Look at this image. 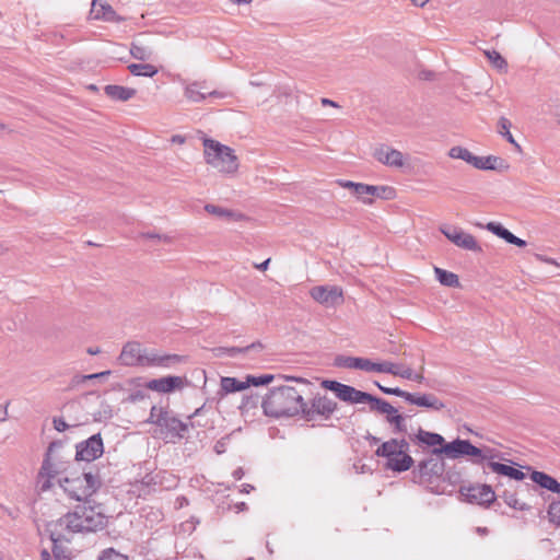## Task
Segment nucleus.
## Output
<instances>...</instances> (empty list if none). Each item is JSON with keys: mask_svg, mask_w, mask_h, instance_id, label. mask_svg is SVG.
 I'll list each match as a JSON object with an SVG mask.
<instances>
[{"mask_svg": "<svg viewBox=\"0 0 560 560\" xmlns=\"http://www.w3.org/2000/svg\"><path fill=\"white\" fill-rule=\"evenodd\" d=\"M282 377L295 382L299 386L279 385L270 388L261 402L264 413L272 418L301 416L304 395L311 392L312 383L302 377Z\"/></svg>", "mask_w": 560, "mask_h": 560, "instance_id": "1", "label": "nucleus"}, {"mask_svg": "<svg viewBox=\"0 0 560 560\" xmlns=\"http://www.w3.org/2000/svg\"><path fill=\"white\" fill-rule=\"evenodd\" d=\"M73 511L57 520V526L66 528L68 534L97 532L106 527L107 516L100 503L82 501Z\"/></svg>", "mask_w": 560, "mask_h": 560, "instance_id": "2", "label": "nucleus"}, {"mask_svg": "<svg viewBox=\"0 0 560 560\" xmlns=\"http://www.w3.org/2000/svg\"><path fill=\"white\" fill-rule=\"evenodd\" d=\"M121 363L127 366H162L170 368L184 361V357L178 354H159L156 352H148L142 349L141 345L136 341L127 342L119 357Z\"/></svg>", "mask_w": 560, "mask_h": 560, "instance_id": "3", "label": "nucleus"}, {"mask_svg": "<svg viewBox=\"0 0 560 560\" xmlns=\"http://www.w3.org/2000/svg\"><path fill=\"white\" fill-rule=\"evenodd\" d=\"M68 497L75 501L89 500L102 487L103 480L96 466H91L81 475L59 480Z\"/></svg>", "mask_w": 560, "mask_h": 560, "instance_id": "4", "label": "nucleus"}, {"mask_svg": "<svg viewBox=\"0 0 560 560\" xmlns=\"http://www.w3.org/2000/svg\"><path fill=\"white\" fill-rule=\"evenodd\" d=\"M147 422L160 428L161 434L167 442L184 439L188 432V423L178 419L168 408L153 406Z\"/></svg>", "mask_w": 560, "mask_h": 560, "instance_id": "5", "label": "nucleus"}, {"mask_svg": "<svg viewBox=\"0 0 560 560\" xmlns=\"http://www.w3.org/2000/svg\"><path fill=\"white\" fill-rule=\"evenodd\" d=\"M203 147L205 160L209 165L225 174H233L237 171V158L230 147L210 138L203 139Z\"/></svg>", "mask_w": 560, "mask_h": 560, "instance_id": "6", "label": "nucleus"}, {"mask_svg": "<svg viewBox=\"0 0 560 560\" xmlns=\"http://www.w3.org/2000/svg\"><path fill=\"white\" fill-rule=\"evenodd\" d=\"M62 447L60 441H54L49 444L42 467L38 472V483L42 491H47L51 487V480L66 469L65 463L55 455L56 450Z\"/></svg>", "mask_w": 560, "mask_h": 560, "instance_id": "7", "label": "nucleus"}, {"mask_svg": "<svg viewBox=\"0 0 560 560\" xmlns=\"http://www.w3.org/2000/svg\"><path fill=\"white\" fill-rule=\"evenodd\" d=\"M231 95L228 91L210 90L206 80L184 82V96L191 103H202L207 98H225Z\"/></svg>", "mask_w": 560, "mask_h": 560, "instance_id": "8", "label": "nucleus"}, {"mask_svg": "<svg viewBox=\"0 0 560 560\" xmlns=\"http://www.w3.org/2000/svg\"><path fill=\"white\" fill-rule=\"evenodd\" d=\"M336 409L337 402L331 398L326 395H316L312 398L310 405L304 400L301 417L307 421L316 419L317 416L329 419Z\"/></svg>", "mask_w": 560, "mask_h": 560, "instance_id": "9", "label": "nucleus"}, {"mask_svg": "<svg viewBox=\"0 0 560 560\" xmlns=\"http://www.w3.org/2000/svg\"><path fill=\"white\" fill-rule=\"evenodd\" d=\"M322 385L324 388L334 392L340 400L350 404L369 402L371 405L374 397L369 393L359 390L350 385H346L337 381L326 380L322 383Z\"/></svg>", "mask_w": 560, "mask_h": 560, "instance_id": "10", "label": "nucleus"}, {"mask_svg": "<svg viewBox=\"0 0 560 560\" xmlns=\"http://www.w3.org/2000/svg\"><path fill=\"white\" fill-rule=\"evenodd\" d=\"M432 453L434 455L444 454L451 459H456L463 456H471L475 458V455H480V448L472 445L468 440L457 438L450 443H445L442 447H434Z\"/></svg>", "mask_w": 560, "mask_h": 560, "instance_id": "11", "label": "nucleus"}, {"mask_svg": "<svg viewBox=\"0 0 560 560\" xmlns=\"http://www.w3.org/2000/svg\"><path fill=\"white\" fill-rule=\"evenodd\" d=\"M459 493L465 498L466 502L485 508H489L495 501V493L492 487L486 483L462 486Z\"/></svg>", "mask_w": 560, "mask_h": 560, "instance_id": "12", "label": "nucleus"}, {"mask_svg": "<svg viewBox=\"0 0 560 560\" xmlns=\"http://www.w3.org/2000/svg\"><path fill=\"white\" fill-rule=\"evenodd\" d=\"M370 409L386 415V421L394 427L395 432L404 433L407 431L404 416L398 413V410L388 401L374 396Z\"/></svg>", "mask_w": 560, "mask_h": 560, "instance_id": "13", "label": "nucleus"}, {"mask_svg": "<svg viewBox=\"0 0 560 560\" xmlns=\"http://www.w3.org/2000/svg\"><path fill=\"white\" fill-rule=\"evenodd\" d=\"M393 200L396 198V189L387 185H368L362 183L358 200L364 205H373L374 199Z\"/></svg>", "mask_w": 560, "mask_h": 560, "instance_id": "14", "label": "nucleus"}, {"mask_svg": "<svg viewBox=\"0 0 560 560\" xmlns=\"http://www.w3.org/2000/svg\"><path fill=\"white\" fill-rule=\"evenodd\" d=\"M440 230L450 242L463 249L476 253H480L482 250L475 236L465 232L460 228L446 226L441 228Z\"/></svg>", "mask_w": 560, "mask_h": 560, "instance_id": "15", "label": "nucleus"}, {"mask_svg": "<svg viewBox=\"0 0 560 560\" xmlns=\"http://www.w3.org/2000/svg\"><path fill=\"white\" fill-rule=\"evenodd\" d=\"M444 471V463L436 458L421 460L413 469V480L418 483L431 482L433 477H440Z\"/></svg>", "mask_w": 560, "mask_h": 560, "instance_id": "16", "label": "nucleus"}, {"mask_svg": "<svg viewBox=\"0 0 560 560\" xmlns=\"http://www.w3.org/2000/svg\"><path fill=\"white\" fill-rule=\"evenodd\" d=\"M103 452V440L101 434L97 433L77 445L75 459L90 463L102 456Z\"/></svg>", "mask_w": 560, "mask_h": 560, "instance_id": "17", "label": "nucleus"}, {"mask_svg": "<svg viewBox=\"0 0 560 560\" xmlns=\"http://www.w3.org/2000/svg\"><path fill=\"white\" fill-rule=\"evenodd\" d=\"M313 300L325 306H335L342 303V290L336 285H317L311 289Z\"/></svg>", "mask_w": 560, "mask_h": 560, "instance_id": "18", "label": "nucleus"}, {"mask_svg": "<svg viewBox=\"0 0 560 560\" xmlns=\"http://www.w3.org/2000/svg\"><path fill=\"white\" fill-rule=\"evenodd\" d=\"M405 400L411 405L440 411L445 408V404L432 393H409L406 392Z\"/></svg>", "mask_w": 560, "mask_h": 560, "instance_id": "19", "label": "nucleus"}, {"mask_svg": "<svg viewBox=\"0 0 560 560\" xmlns=\"http://www.w3.org/2000/svg\"><path fill=\"white\" fill-rule=\"evenodd\" d=\"M90 16L93 20L105 22H124L126 19L118 15L113 7L101 0H92Z\"/></svg>", "mask_w": 560, "mask_h": 560, "instance_id": "20", "label": "nucleus"}, {"mask_svg": "<svg viewBox=\"0 0 560 560\" xmlns=\"http://www.w3.org/2000/svg\"><path fill=\"white\" fill-rule=\"evenodd\" d=\"M50 526H51V529H50L49 537L54 544L51 551H52L55 560H71V557H70V553L68 552V550L65 547H62L61 545H59V542L62 540H67V541L69 540L66 536V534H68L66 528L57 526V521L52 522L50 524Z\"/></svg>", "mask_w": 560, "mask_h": 560, "instance_id": "21", "label": "nucleus"}, {"mask_svg": "<svg viewBox=\"0 0 560 560\" xmlns=\"http://www.w3.org/2000/svg\"><path fill=\"white\" fill-rule=\"evenodd\" d=\"M374 158L382 164L390 166V167H402L404 155L400 151L389 148V147H381L375 150Z\"/></svg>", "mask_w": 560, "mask_h": 560, "instance_id": "22", "label": "nucleus"}, {"mask_svg": "<svg viewBox=\"0 0 560 560\" xmlns=\"http://www.w3.org/2000/svg\"><path fill=\"white\" fill-rule=\"evenodd\" d=\"M184 378L180 376H164L151 380L147 387L159 393H171L177 388H183Z\"/></svg>", "mask_w": 560, "mask_h": 560, "instance_id": "23", "label": "nucleus"}, {"mask_svg": "<svg viewBox=\"0 0 560 560\" xmlns=\"http://www.w3.org/2000/svg\"><path fill=\"white\" fill-rule=\"evenodd\" d=\"M402 448H409V444L406 440L390 439L382 443L376 450L375 454L380 457H385L387 460L401 451Z\"/></svg>", "mask_w": 560, "mask_h": 560, "instance_id": "24", "label": "nucleus"}, {"mask_svg": "<svg viewBox=\"0 0 560 560\" xmlns=\"http://www.w3.org/2000/svg\"><path fill=\"white\" fill-rule=\"evenodd\" d=\"M407 451L408 448H402L396 456L389 458L386 463V468L397 472L408 470L413 465V459L407 454Z\"/></svg>", "mask_w": 560, "mask_h": 560, "instance_id": "25", "label": "nucleus"}, {"mask_svg": "<svg viewBox=\"0 0 560 560\" xmlns=\"http://www.w3.org/2000/svg\"><path fill=\"white\" fill-rule=\"evenodd\" d=\"M105 94L113 101L126 102L132 98L137 91L131 88L121 85L108 84L104 88Z\"/></svg>", "mask_w": 560, "mask_h": 560, "instance_id": "26", "label": "nucleus"}, {"mask_svg": "<svg viewBox=\"0 0 560 560\" xmlns=\"http://www.w3.org/2000/svg\"><path fill=\"white\" fill-rule=\"evenodd\" d=\"M205 210L209 214L218 217V218L223 219L225 221H241V220H243L245 218L244 214H242L241 212H237V211H234V210H231V209H228V208H223V207H220V206H215V205H212V203H207L205 206Z\"/></svg>", "mask_w": 560, "mask_h": 560, "instance_id": "27", "label": "nucleus"}, {"mask_svg": "<svg viewBox=\"0 0 560 560\" xmlns=\"http://www.w3.org/2000/svg\"><path fill=\"white\" fill-rule=\"evenodd\" d=\"M530 479L544 489L553 493H560V482L544 471L534 470L530 474Z\"/></svg>", "mask_w": 560, "mask_h": 560, "instance_id": "28", "label": "nucleus"}, {"mask_svg": "<svg viewBox=\"0 0 560 560\" xmlns=\"http://www.w3.org/2000/svg\"><path fill=\"white\" fill-rule=\"evenodd\" d=\"M487 465L493 472L498 475L505 476L517 481H521L525 478V474L522 470L512 466L498 462H489Z\"/></svg>", "mask_w": 560, "mask_h": 560, "instance_id": "29", "label": "nucleus"}, {"mask_svg": "<svg viewBox=\"0 0 560 560\" xmlns=\"http://www.w3.org/2000/svg\"><path fill=\"white\" fill-rule=\"evenodd\" d=\"M434 273L438 279V281L445 287L448 288H458L460 287V282L458 279V276L454 272L447 271L445 269L435 267Z\"/></svg>", "mask_w": 560, "mask_h": 560, "instance_id": "30", "label": "nucleus"}, {"mask_svg": "<svg viewBox=\"0 0 560 560\" xmlns=\"http://www.w3.org/2000/svg\"><path fill=\"white\" fill-rule=\"evenodd\" d=\"M447 155L451 159L463 160L472 166H474L475 162H477V155L472 154L467 148H464L460 145L452 147L448 150Z\"/></svg>", "mask_w": 560, "mask_h": 560, "instance_id": "31", "label": "nucleus"}, {"mask_svg": "<svg viewBox=\"0 0 560 560\" xmlns=\"http://www.w3.org/2000/svg\"><path fill=\"white\" fill-rule=\"evenodd\" d=\"M502 163L503 160L494 155L477 156V162H475L474 167L483 171L498 170Z\"/></svg>", "mask_w": 560, "mask_h": 560, "instance_id": "32", "label": "nucleus"}, {"mask_svg": "<svg viewBox=\"0 0 560 560\" xmlns=\"http://www.w3.org/2000/svg\"><path fill=\"white\" fill-rule=\"evenodd\" d=\"M247 387H248L247 381L242 382L235 377H229V376L221 378V389L225 394L241 392V390L246 389Z\"/></svg>", "mask_w": 560, "mask_h": 560, "instance_id": "33", "label": "nucleus"}, {"mask_svg": "<svg viewBox=\"0 0 560 560\" xmlns=\"http://www.w3.org/2000/svg\"><path fill=\"white\" fill-rule=\"evenodd\" d=\"M128 70L136 77L152 78L158 73V68L151 63H130Z\"/></svg>", "mask_w": 560, "mask_h": 560, "instance_id": "34", "label": "nucleus"}, {"mask_svg": "<svg viewBox=\"0 0 560 560\" xmlns=\"http://www.w3.org/2000/svg\"><path fill=\"white\" fill-rule=\"evenodd\" d=\"M417 439L420 443H423L429 446L442 447V445L445 444L444 438L441 434L428 432L422 429L419 430V432L417 434Z\"/></svg>", "mask_w": 560, "mask_h": 560, "instance_id": "35", "label": "nucleus"}, {"mask_svg": "<svg viewBox=\"0 0 560 560\" xmlns=\"http://www.w3.org/2000/svg\"><path fill=\"white\" fill-rule=\"evenodd\" d=\"M500 497L503 499V501L506 505H509L510 508H512L514 510H517V511L530 510V506L527 503L521 502L517 499L516 492L504 490Z\"/></svg>", "mask_w": 560, "mask_h": 560, "instance_id": "36", "label": "nucleus"}, {"mask_svg": "<svg viewBox=\"0 0 560 560\" xmlns=\"http://www.w3.org/2000/svg\"><path fill=\"white\" fill-rule=\"evenodd\" d=\"M483 52L495 69L503 72L508 71L506 60L497 50H485Z\"/></svg>", "mask_w": 560, "mask_h": 560, "instance_id": "37", "label": "nucleus"}, {"mask_svg": "<svg viewBox=\"0 0 560 560\" xmlns=\"http://www.w3.org/2000/svg\"><path fill=\"white\" fill-rule=\"evenodd\" d=\"M511 122L508 118L501 117L499 120V133L504 137L517 150H521L520 144L515 141L513 135L510 131Z\"/></svg>", "mask_w": 560, "mask_h": 560, "instance_id": "38", "label": "nucleus"}, {"mask_svg": "<svg viewBox=\"0 0 560 560\" xmlns=\"http://www.w3.org/2000/svg\"><path fill=\"white\" fill-rule=\"evenodd\" d=\"M261 348H262V345L260 342H253L252 345H249L247 347H243V348H240V347L218 348L217 351L219 352V354L224 353V354H228L229 357H235L238 353H245L252 349H261Z\"/></svg>", "mask_w": 560, "mask_h": 560, "instance_id": "39", "label": "nucleus"}, {"mask_svg": "<svg viewBox=\"0 0 560 560\" xmlns=\"http://www.w3.org/2000/svg\"><path fill=\"white\" fill-rule=\"evenodd\" d=\"M498 457V452L491 447L480 448V455H475V458H471V463L476 465L482 464L485 460L493 462L494 458Z\"/></svg>", "mask_w": 560, "mask_h": 560, "instance_id": "40", "label": "nucleus"}, {"mask_svg": "<svg viewBox=\"0 0 560 560\" xmlns=\"http://www.w3.org/2000/svg\"><path fill=\"white\" fill-rule=\"evenodd\" d=\"M360 358L358 357H347V355H337L334 360V365L337 368L345 369H358Z\"/></svg>", "mask_w": 560, "mask_h": 560, "instance_id": "41", "label": "nucleus"}, {"mask_svg": "<svg viewBox=\"0 0 560 560\" xmlns=\"http://www.w3.org/2000/svg\"><path fill=\"white\" fill-rule=\"evenodd\" d=\"M548 518L551 523L560 526V501H553L547 510Z\"/></svg>", "mask_w": 560, "mask_h": 560, "instance_id": "42", "label": "nucleus"}, {"mask_svg": "<svg viewBox=\"0 0 560 560\" xmlns=\"http://www.w3.org/2000/svg\"><path fill=\"white\" fill-rule=\"evenodd\" d=\"M273 378L275 376L272 374H262L259 376L248 375L246 377V381L248 383V386H261L269 384Z\"/></svg>", "mask_w": 560, "mask_h": 560, "instance_id": "43", "label": "nucleus"}, {"mask_svg": "<svg viewBox=\"0 0 560 560\" xmlns=\"http://www.w3.org/2000/svg\"><path fill=\"white\" fill-rule=\"evenodd\" d=\"M97 560H129L127 556L113 548L105 549Z\"/></svg>", "mask_w": 560, "mask_h": 560, "instance_id": "44", "label": "nucleus"}, {"mask_svg": "<svg viewBox=\"0 0 560 560\" xmlns=\"http://www.w3.org/2000/svg\"><path fill=\"white\" fill-rule=\"evenodd\" d=\"M130 54L135 59L142 60V61L149 59L151 56L150 50H148L143 46H137V45H132V47L130 49Z\"/></svg>", "mask_w": 560, "mask_h": 560, "instance_id": "45", "label": "nucleus"}, {"mask_svg": "<svg viewBox=\"0 0 560 560\" xmlns=\"http://www.w3.org/2000/svg\"><path fill=\"white\" fill-rule=\"evenodd\" d=\"M337 184L342 187V188H346V189H349L351 190L352 195L358 198V195H359V191L361 189V184L362 183H355V182H352V180H346V179H338L337 180Z\"/></svg>", "mask_w": 560, "mask_h": 560, "instance_id": "46", "label": "nucleus"}, {"mask_svg": "<svg viewBox=\"0 0 560 560\" xmlns=\"http://www.w3.org/2000/svg\"><path fill=\"white\" fill-rule=\"evenodd\" d=\"M109 371H105V372H100V373H94V374H88V375H75L72 380V384L73 385H78V384H81V383H84L89 380H94V378H98V377H103V376H106V375H109Z\"/></svg>", "mask_w": 560, "mask_h": 560, "instance_id": "47", "label": "nucleus"}, {"mask_svg": "<svg viewBox=\"0 0 560 560\" xmlns=\"http://www.w3.org/2000/svg\"><path fill=\"white\" fill-rule=\"evenodd\" d=\"M396 369H397L396 363H392V362H387V361L376 363V365H375V372H377V373H388V374L394 375Z\"/></svg>", "mask_w": 560, "mask_h": 560, "instance_id": "48", "label": "nucleus"}, {"mask_svg": "<svg viewBox=\"0 0 560 560\" xmlns=\"http://www.w3.org/2000/svg\"><path fill=\"white\" fill-rule=\"evenodd\" d=\"M375 385L387 395H395L397 397H401L405 399L406 390L400 389L399 387H385L381 385L378 382H375Z\"/></svg>", "mask_w": 560, "mask_h": 560, "instance_id": "49", "label": "nucleus"}, {"mask_svg": "<svg viewBox=\"0 0 560 560\" xmlns=\"http://www.w3.org/2000/svg\"><path fill=\"white\" fill-rule=\"evenodd\" d=\"M394 376H399L401 378L408 380L413 377V371L409 366L397 364V369L395 370Z\"/></svg>", "mask_w": 560, "mask_h": 560, "instance_id": "50", "label": "nucleus"}, {"mask_svg": "<svg viewBox=\"0 0 560 560\" xmlns=\"http://www.w3.org/2000/svg\"><path fill=\"white\" fill-rule=\"evenodd\" d=\"M486 229L488 231H490L491 233H493L494 235H497L498 237L502 238L506 229L498 223V222H489L487 225H486Z\"/></svg>", "mask_w": 560, "mask_h": 560, "instance_id": "51", "label": "nucleus"}, {"mask_svg": "<svg viewBox=\"0 0 560 560\" xmlns=\"http://www.w3.org/2000/svg\"><path fill=\"white\" fill-rule=\"evenodd\" d=\"M375 362H372L371 360L365 358H360L357 370H362L365 372H375Z\"/></svg>", "mask_w": 560, "mask_h": 560, "instance_id": "52", "label": "nucleus"}, {"mask_svg": "<svg viewBox=\"0 0 560 560\" xmlns=\"http://www.w3.org/2000/svg\"><path fill=\"white\" fill-rule=\"evenodd\" d=\"M52 423L58 432H63L69 428V424L62 418H54Z\"/></svg>", "mask_w": 560, "mask_h": 560, "instance_id": "53", "label": "nucleus"}, {"mask_svg": "<svg viewBox=\"0 0 560 560\" xmlns=\"http://www.w3.org/2000/svg\"><path fill=\"white\" fill-rule=\"evenodd\" d=\"M539 260L546 262V264H550V265H556V266H559V264L553 259V258H550V257H546V256H542V255H537L536 256Z\"/></svg>", "mask_w": 560, "mask_h": 560, "instance_id": "54", "label": "nucleus"}, {"mask_svg": "<svg viewBox=\"0 0 560 560\" xmlns=\"http://www.w3.org/2000/svg\"><path fill=\"white\" fill-rule=\"evenodd\" d=\"M514 237H515V235L506 229L502 240H504L506 243L511 244L513 242Z\"/></svg>", "mask_w": 560, "mask_h": 560, "instance_id": "55", "label": "nucleus"}, {"mask_svg": "<svg viewBox=\"0 0 560 560\" xmlns=\"http://www.w3.org/2000/svg\"><path fill=\"white\" fill-rule=\"evenodd\" d=\"M232 476L234 477L235 480H241L244 476V471L241 467H238L233 471Z\"/></svg>", "mask_w": 560, "mask_h": 560, "instance_id": "56", "label": "nucleus"}, {"mask_svg": "<svg viewBox=\"0 0 560 560\" xmlns=\"http://www.w3.org/2000/svg\"><path fill=\"white\" fill-rule=\"evenodd\" d=\"M269 262H270V258L266 259L261 264L255 265V268H257L258 270L265 271V270H267Z\"/></svg>", "mask_w": 560, "mask_h": 560, "instance_id": "57", "label": "nucleus"}, {"mask_svg": "<svg viewBox=\"0 0 560 560\" xmlns=\"http://www.w3.org/2000/svg\"><path fill=\"white\" fill-rule=\"evenodd\" d=\"M517 247H525L526 246V242L517 236L514 237L513 242L511 243Z\"/></svg>", "mask_w": 560, "mask_h": 560, "instance_id": "58", "label": "nucleus"}, {"mask_svg": "<svg viewBox=\"0 0 560 560\" xmlns=\"http://www.w3.org/2000/svg\"><path fill=\"white\" fill-rule=\"evenodd\" d=\"M322 104L324 106L339 107V105L336 102H334V101H331L329 98H322Z\"/></svg>", "mask_w": 560, "mask_h": 560, "instance_id": "59", "label": "nucleus"}, {"mask_svg": "<svg viewBox=\"0 0 560 560\" xmlns=\"http://www.w3.org/2000/svg\"><path fill=\"white\" fill-rule=\"evenodd\" d=\"M40 560H51L50 553L47 549L40 551Z\"/></svg>", "mask_w": 560, "mask_h": 560, "instance_id": "60", "label": "nucleus"}, {"mask_svg": "<svg viewBox=\"0 0 560 560\" xmlns=\"http://www.w3.org/2000/svg\"><path fill=\"white\" fill-rule=\"evenodd\" d=\"M476 533L479 534L480 536H486L489 534V529L487 527H477L476 528Z\"/></svg>", "mask_w": 560, "mask_h": 560, "instance_id": "61", "label": "nucleus"}, {"mask_svg": "<svg viewBox=\"0 0 560 560\" xmlns=\"http://www.w3.org/2000/svg\"><path fill=\"white\" fill-rule=\"evenodd\" d=\"M417 7H423L427 4L430 0H410Z\"/></svg>", "mask_w": 560, "mask_h": 560, "instance_id": "62", "label": "nucleus"}, {"mask_svg": "<svg viewBox=\"0 0 560 560\" xmlns=\"http://www.w3.org/2000/svg\"><path fill=\"white\" fill-rule=\"evenodd\" d=\"M172 141H173V142H178V143H184L185 138H184V137H182V136H179V135H177V136H174V137L172 138Z\"/></svg>", "mask_w": 560, "mask_h": 560, "instance_id": "63", "label": "nucleus"}, {"mask_svg": "<svg viewBox=\"0 0 560 560\" xmlns=\"http://www.w3.org/2000/svg\"><path fill=\"white\" fill-rule=\"evenodd\" d=\"M253 489H254V487L252 485L245 483V485H243L242 491L245 493H249Z\"/></svg>", "mask_w": 560, "mask_h": 560, "instance_id": "64", "label": "nucleus"}]
</instances>
